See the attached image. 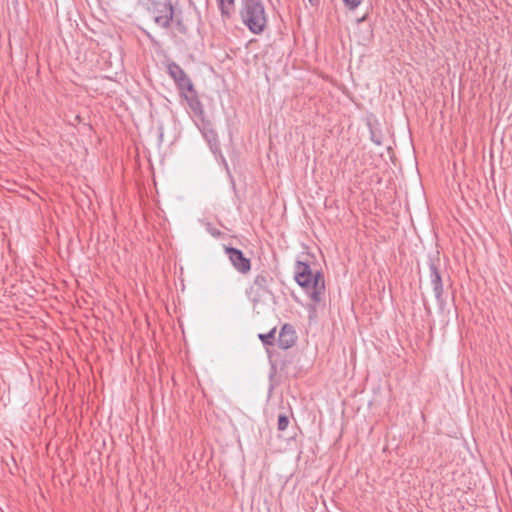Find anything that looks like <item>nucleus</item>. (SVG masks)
<instances>
[{
	"instance_id": "f257e3e1",
	"label": "nucleus",
	"mask_w": 512,
	"mask_h": 512,
	"mask_svg": "<svg viewBox=\"0 0 512 512\" xmlns=\"http://www.w3.org/2000/svg\"><path fill=\"white\" fill-rule=\"evenodd\" d=\"M294 278L315 304L322 300L325 292V281L321 272L313 273L307 263L297 261Z\"/></svg>"
},
{
	"instance_id": "f03ea898",
	"label": "nucleus",
	"mask_w": 512,
	"mask_h": 512,
	"mask_svg": "<svg viewBox=\"0 0 512 512\" xmlns=\"http://www.w3.org/2000/svg\"><path fill=\"white\" fill-rule=\"evenodd\" d=\"M240 16L253 34L262 33L267 26V15L261 0H242Z\"/></svg>"
},
{
	"instance_id": "7ed1b4c3",
	"label": "nucleus",
	"mask_w": 512,
	"mask_h": 512,
	"mask_svg": "<svg viewBox=\"0 0 512 512\" xmlns=\"http://www.w3.org/2000/svg\"><path fill=\"white\" fill-rule=\"evenodd\" d=\"M274 282L273 277L267 271L257 274L252 284L247 289L248 298L254 303H262L268 297L273 296L271 285Z\"/></svg>"
},
{
	"instance_id": "20e7f679",
	"label": "nucleus",
	"mask_w": 512,
	"mask_h": 512,
	"mask_svg": "<svg viewBox=\"0 0 512 512\" xmlns=\"http://www.w3.org/2000/svg\"><path fill=\"white\" fill-rule=\"evenodd\" d=\"M148 10L159 27L169 28L174 17V9L169 0H150Z\"/></svg>"
},
{
	"instance_id": "39448f33",
	"label": "nucleus",
	"mask_w": 512,
	"mask_h": 512,
	"mask_svg": "<svg viewBox=\"0 0 512 512\" xmlns=\"http://www.w3.org/2000/svg\"><path fill=\"white\" fill-rule=\"evenodd\" d=\"M169 76L174 80L179 94H184L187 90L194 87L190 77L186 72L175 62H172L167 67Z\"/></svg>"
},
{
	"instance_id": "423d86ee",
	"label": "nucleus",
	"mask_w": 512,
	"mask_h": 512,
	"mask_svg": "<svg viewBox=\"0 0 512 512\" xmlns=\"http://www.w3.org/2000/svg\"><path fill=\"white\" fill-rule=\"evenodd\" d=\"M225 252L233 267L241 274H247L251 270V261L245 257L240 249L225 246Z\"/></svg>"
},
{
	"instance_id": "0eeeda50",
	"label": "nucleus",
	"mask_w": 512,
	"mask_h": 512,
	"mask_svg": "<svg viewBox=\"0 0 512 512\" xmlns=\"http://www.w3.org/2000/svg\"><path fill=\"white\" fill-rule=\"evenodd\" d=\"M429 270H430V283L433 287V292L435 295V298L440 306L444 304V298H443V282L442 277L440 274V271L436 264L431 261L429 264Z\"/></svg>"
},
{
	"instance_id": "6e6552de",
	"label": "nucleus",
	"mask_w": 512,
	"mask_h": 512,
	"mask_svg": "<svg viewBox=\"0 0 512 512\" xmlns=\"http://www.w3.org/2000/svg\"><path fill=\"white\" fill-rule=\"evenodd\" d=\"M297 335L292 325L284 324L279 332L277 344L279 348L287 350L295 345Z\"/></svg>"
},
{
	"instance_id": "1a4fd4ad",
	"label": "nucleus",
	"mask_w": 512,
	"mask_h": 512,
	"mask_svg": "<svg viewBox=\"0 0 512 512\" xmlns=\"http://www.w3.org/2000/svg\"><path fill=\"white\" fill-rule=\"evenodd\" d=\"M181 97L185 99L189 108L194 113L195 116L202 117L204 114L203 105L199 100L196 89L193 87L190 90L184 92V94H180Z\"/></svg>"
},
{
	"instance_id": "9d476101",
	"label": "nucleus",
	"mask_w": 512,
	"mask_h": 512,
	"mask_svg": "<svg viewBox=\"0 0 512 512\" xmlns=\"http://www.w3.org/2000/svg\"><path fill=\"white\" fill-rule=\"evenodd\" d=\"M221 16L230 18L235 11V0H216Z\"/></svg>"
},
{
	"instance_id": "9b49d317",
	"label": "nucleus",
	"mask_w": 512,
	"mask_h": 512,
	"mask_svg": "<svg viewBox=\"0 0 512 512\" xmlns=\"http://www.w3.org/2000/svg\"><path fill=\"white\" fill-rule=\"evenodd\" d=\"M275 333H276V328L274 327L266 334H259L258 337L264 346H270L275 343V340H276Z\"/></svg>"
},
{
	"instance_id": "f8f14e48",
	"label": "nucleus",
	"mask_w": 512,
	"mask_h": 512,
	"mask_svg": "<svg viewBox=\"0 0 512 512\" xmlns=\"http://www.w3.org/2000/svg\"><path fill=\"white\" fill-rule=\"evenodd\" d=\"M205 136L213 153H217L219 151V142L216 133L214 131H210L206 133Z\"/></svg>"
},
{
	"instance_id": "ddd939ff",
	"label": "nucleus",
	"mask_w": 512,
	"mask_h": 512,
	"mask_svg": "<svg viewBox=\"0 0 512 512\" xmlns=\"http://www.w3.org/2000/svg\"><path fill=\"white\" fill-rule=\"evenodd\" d=\"M289 425V418L286 414H279L278 416V422H277V429L279 431H284Z\"/></svg>"
},
{
	"instance_id": "4468645a",
	"label": "nucleus",
	"mask_w": 512,
	"mask_h": 512,
	"mask_svg": "<svg viewBox=\"0 0 512 512\" xmlns=\"http://www.w3.org/2000/svg\"><path fill=\"white\" fill-rule=\"evenodd\" d=\"M346 6H348L350 9L356 8L362 0H343Z\"/></svg>"
},
{
	"instance_id": "2eb2a0df",
	"label": "nucleus",
	"mask_w": 512,
	"mask_h": 512,
	"mask_svg": "<svg viewBox=\"0 0 512 512\" xmlns=\"http://www.w3.org/2000/svg\"><path fill=\"white\" fill-rule=\"evenodd\" d=\"M309 2L312 4V5H317L319 3V0H309Z\"/></svg>"
},
{
	"instance_id": "dca6fc26",
	"label": "nucleus",
	"mask_w": 512,
	"mask_h": 512,
	"mask_svg": "<svg viewBox=\"0 0 512 512\" xmlns=\"http://www.w3.org/2000/svg\"><path fill=\"white\" fill-rule=\"evenodd\" d=\"M375 143H376L377 145H380V144H381V142H380L379 140H375Z\"/></svg>"
}]
</instances>
